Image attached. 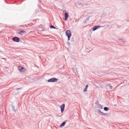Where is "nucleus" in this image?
Segmentation results:
<instances>
[{"mask_svg": "<svg viewBox=\"0 0 129 129\" xmlns=\"http://www.w3.org/2000/svg\"><path fill=\"white\" fill-rule=\"evenodd\" d=\"M64 109H65V104H62L60 106V111H61V113H62V112L64 111Z\"/></svg>", "mask_w": 129, "mask_h": 129, "instance_id": "39448f33", "label": "nucleus"}, {"mask_svg": "<svg viewBox=\"0 0 129 129\" xmlns=\"http://www.w3.org/2000/svg\"><path fill=\"white\" fill-rule=\"evenodd\" d=\"M20 89H21V88H17V90H20Z\"/></svg>", "mask_w": 129, "mask_h": 129, "instance_id": "aec40b11", "label": "nucleus"}, {"mask_svg": "<svg viewBox=\"0 0 129 129\" xmlns=\"http://www.w3.org/2000/svg\"><path fill=\"white\" fill-rule=\"evenodd\" d=\"M78 5L79 6H80V7H83V4H82V3H81L78 2Z\"/></svg>", "mask_w": 129, "mask_h": 129, "instance_id": "dca6fc26", "label": "nucleus"}, {"mask_svg": "<svg viewBox=\"0 0 129 129\" xmlns=\"http://www.w3.org/2000/svg\"><path fill=\"white\" fill-rule=\"evenodd\" d=\"M12 40L14 41V42H16V43H19V42H20V38L18 37H13Z\"/></svg>", "mask_w": 129, "mask_h": 129, "instance_id": "20e7f679", "label": "nucleus"}, {"mask_svg": "<svg viewBox=\"0 0 129 129\" xmlns=\"http://www.w3.org/2000/svg\"><path fill=\"white\" fill-rule=\"evenodd\" d=\"M88 89V85H87L85 86V89L83 90V92H86L87 91V89Z\"/></svg>", "mask_w": 129, "mask_h": 129, "instance_id": "f8f14e48", "label": "nucleus"}, {"mask_svg": "<svg viewBox=\"0 0 129 129\" xmlns=\"http://www.w3.org/2000/svg\"><path fill=\"white\" fill-rule=\"evenodd\" d=\"M66 121H67V120H66L63 121L62 123H61L60 125V127H63V126H64V125L66 124Z\"/></svg>", "mask_w": 129, "mask_h": 129, "instance_id": "9b49d317", "label": "nucleus"}, {"mask_svg": "<svg viewBox=\"0 0 129 129\" xmlns=\"http://www.w3.org/2000/svg\"><path fill=\"white\" fill-rule=\"evenodd\" d=\"M100 28V26H95L93 28L92 31L93 32H94V31H96L98 29H99Z\"/></svg>", "mask_w": 129, "mask_h": 129, "instance_id": "1a4fd4ad", "label": "nucleus"}, {"mask_svg": "<svg viewBox=\"0 0 129 129\" xmlns=\"http://www.w3.org/2000/svg\"><path fill=\"white\" fill-rule=\"evenodd\" d=\"M97 112H98V113H99V114H100L101 115H103L104 116H106L107 115H108V114L107 113H103L102 112L100 109H98L97 110Z\"/></svg>", "mask_w": 129, "mask_h": 129, "instance_id": "7ed1b4c3", "label": "nucleus"}, {"mask_svg": "<svg viewBox=\"0 0 129 129\" xmlns=\"http://www.w3.org/2000/svg\"><path fill=\"white\" fill-rule=\"evenodd\" d=\"M69 17V15L68 14V13L66 12L64 13V21H67Z\"/></svg>", "mask_w": 129, "mask_h": 129, "instance_id": "6e6552de", "label": "nucleus"}, {"mask_svg": "<svg viewBox=\"0 0 129 129\" xmlns=\"http://www.w3.org/2000/svg\"><path fill=\"white\" fill-rule=\"evenodd\" d=\"M58 79L56 78H52L47 80V82H57Z\"/></svg>", "mask_w": 129, "mask_h": 129, "instance_id": "f03ea898", "label": "nucleus"}, {"mask_svg": "<svg viewBox=\"0 0 129 129\" xmlns=\"http://www.w3.org/2000/svg\"><path fill=\"white\" fill-rule=\"evenodd\" d=\"M66 36L68 37V41H70V38H71V36H72V33H71V31L67 30L66 32Z\"/></svg>", "mask_w": 129, "mask_h": 129, "instance_id": "f257e3e1", "label": "nucleus"}, {"mask_svg": "<svg viewBox=\"0 0 129 129\" xmlns=\"http://www.w3.org/2000/svg\"><path fill=\"white\" fill-rule=\"evenodd\" d=\"M85 51H86V52H90V50H89V49H88L87 48H86L85 49Z\"/></svg>", "mask_w": 129, "mask_h": 129, "instance_id": "a211bd4d", "label": "nucleus"}, {"mask_svg": "<svg viewBox=\"0 0 129 129\" xmlns=\"http://www.w3.org/2000/svg\"><path fill=\"white\" fill-rule=\"evenodd\" d=\"M103 109L105 110V111H108V110H109V108L107 107H104Z\"/></svg>", "mask_w": 129, "mask_h": 129, "instance_id": "4468645a", "label": "nucleus"}, {"mask_svg": "<svg viewBox=\"0 0 129 129\" xmlns=\"http://www.w3.org/2000/svg\"><path fill=\"white\" fill-rule=\"evenodd\" d=\"M12 108L13 109V111H14V112H16V110L15 109L16 108L14 106H12Z\"/></svg>", "mask_w": 129, "mask_h": 129, "instance_id": "f3484780", "label": "nucleus"}, {"mask_svg": "<svg viewBox=\"0 0 129 129\" xmlns=\"http://www.w3.org/2000/svg\"><path fill=\"white\" fill-rule=\"evenodd\" d=\"M50 29H56V27H55V26H54L53 25H50Z\"/></svg>", "mask_w": 129, "mask_h": 129, "instance_id": "2eb2a0df", "label": "nucleus"}, {"mask_svg": "<svg viewBox=\"0 0 129 129\" xmlns=\"http://www.w3.org/2000/svg\"><path fill=\"white\" fill-rule=\"evenodd\" d=\"M106 86L109 88V89H112V86H111L110 84H108Z\"/></svg>", "mask_w": 129, "mask_h": 129, "instance_id": "ddd939ff", "label": "nucleus"}, {"mask_svg": "<svg viewBox=\"0 0 129 129\" xmlns=\"http://www.w3.org/2000/svg\"><path fill=\"white\" fill-rule=\"evenodd\" d=\"M18 69L20 71V72H25V71H26V70H25V68L22 67H19Z\"/></svg>", "mask_w": 129, "mask_h": 129, "instance_id": "423d86ee", "label": "nucleus"}, {"mask_svg": "<svg viewBox=\"0 0 129 129\" xmlns=\"http://www.w3.org/2000/svg\"><path fill=\"white\" fill-rule=\"evenodd\" d=\"M97 108H99V109H102V108H103V107L101 105H100V104H98L97 105Z\"/></svg>", "mask_w": 129, "mask_h": 129, "instance_id": "9d476101", "label": "nucleus"}, {"mask_svg": "<svg viewBox=\"0 0 129 129\" xmlns=\"http://www.w3.org/2000/svg\"><path fill=\"white\" fill-rule=\"evenodd\" d=\"M25 33H26V31L24 30H19L18 32V34L19 35H24V34H25Z\"/></svg>", "mask_w": 129, "mask_h": 129, "instance_id": "0eeeda50", "label": "nucleus"}, {"mask_svg": "<svg viewBox=\"0 0 129 129\" xmlns=\"http://www.w3.org/2000/svg\"><path fill=\"white\" fill-rule=\"evenodd\" d=\"M88 20H89V18L87 19V21H88Z\"/></svg>", "mask_w": 129, "mask_h": 129, "instance_id": "412c9836", "label": "nucleus"}, {"mask_svg": "<svg viewBox=\"0 0 129 129\" xmlns=\"http://www.w3.org/2000/svg\"><path fill=\"white\" fill-rule=\"evenodd\" d=\"M119 41H120V43H125V41H123L122 39H119Z\"/></svg>", "mask_w": 129, "mask_h": 129, "instance_id": "6ab92c4d", "label": "nucleus"}]
</instances>
